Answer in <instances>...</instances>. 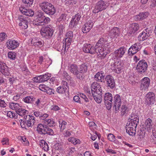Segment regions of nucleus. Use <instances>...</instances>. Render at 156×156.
I'll use <instances>...</instances> for the list:
<instances>
[{
    "mask_svg": "<svg viewBox=\"0 0 156 156\" xmlns=\"http://www.w3.org/2000/svg\"><path fill=\"white\" fill-rule=\"evenodd\" d=\"M42 10L46 14L53 15L55 14L56 10L54 6L48 2H43L40 4Z\"/></svg>",
    "mask_w": 156,
    "mask_h": 156,
    "instance_id": "f257e3e1",
    "label": "nucleus"
},
{
    "mask_svg": "<svg viewBox=\"0 0 156 156\" xmlns=\"http://www.w3.org/2000/svg\"><path fill=\"white\" fill-rule=\"evenodd\" d=\"M38 133L41 135L48 134L49 135H53L54 134L53 130L45 125L39 124L37 126V129Z\"/></svg>",
    "mask_w": 156,
    "mask_h": 156,
    "instance_id": "f03ea898",
    "label": "nucleus"
},
{
    "mask_svg": "<svg viewBox=\"0 0 156 156\" xmlns=\"http://www.w3.org/2000/svg\"><path fill=\"white\" fill-rule=\"evenodd\" d=\"M156 97L152 92H150L146 94L144 97L145 104L147 105H152L155 101Z\"/></svg>",
    "mask_w": 156,
    "mask_h": 156,
    "instance_id": "7ed1b4c3",
    "label": "nucleus"
},
{
    "mask_svg": "<svg viewBox=\"0 0 156 156\" xmlns=\"http://www.w3.org/2000/svg\"><path fill=\"white\" fill-rule=\"evenodd\" d=\"M18 19L20 21L19 26H21L23 29H27L28 27V23L30 21V17L25 16H19Z\"/></svg>",
    "mask_w": 156,
    "mask_h": 156,
    "instance_id": "20e7f679",
    "label": "nucleus"
},
{
    "mask_svg": "<svg viewBox=\"0 0 156 156\" xmlns=\"http://www.w3.org/2000/svg\"><path fill=\"white\" fill-rule=\"evenodd\" d=\"M107 5V3L103 0L98 1L96 4L95 8L92 12L96 13L106 9Z\"/></svg>",
    "mask_w": 156,
    "mask_h": 156,
    "instance_id": "39448f33",
    "label": "nucleus"
},
{
    "mask_svg": "<svg viewBox=\"0 0 156 156\" xmlns=\"http://www.w3.org/2000/svg\"><path fill=\"white\" fill-rule=\"evenodd\" d=\"M112 98L111 93L108 92L105 94L104 98L105 104L108 110H110L112 107Z\"/></svg>",
    "mask_w": 156,
    "mask_h": 156,
    "instance_id": "423d86ee",
    "label": "nucleus"
},
{
    "mask_svg": "<svg viewBox=\"0 0 156 156\" xmlns=\"http://www.w3.org/2000/svg\"><path fill=\"white\" fill-rule=\"evenodd\" d=\"M53 29L49 27H43L40 31L42 36L46 38L51 37L53 34Z\"/></svg>",
    "mask_w": 156,
    "mask_h": 156,
    "instance_id": "0eeeda50",
    "label": "nucleus"
},
{
    "mask_svg": "<svg viewBox=\"0 0 156 156\" xmlns=\"http://www.w3.org/2000/svg\"><path fill=\"white\" fill-rule=\"evenodd\" d=\"M147 65L146 61L144 59L140 60L138 63L136 69L138 72L142 74L144 73L147 70Z\"/></svg>",
    "mask_w": 156,
    "mask_h": 156,
    "instance_id": "6e6552de",
    "label": "nucleus"
},
{
    "mask_svg": "<svg viewBox=\"0 0 156 156\" xmlns=\"http://www.w3.org/2000/svg\"><path fill=\"white\" fill-rule=\"evenodd\" d=\"M62 86L58 87L56 90L57 92L59 94L67 93L69 91V86L66 82L62 81Z\"/></svg>",
    "mask_w": 156,
    "mask_h": 156,
    "instance_id": "1a4fd4ad",
    "label": "nucleus"
},
{
    "mask_svg": "<svg viewBox=\"0 0 156 156\" xmlns=\"http://www.w3.org/2000/svg\"><path fill=\"white\" fill-rule=\"evenodd\" d=\"M81 17L80 14V13H77L75 15L74 17H73L69 25L70 29L73 30L75 28L80 20Z\"/></svg>",
    "mask_w": 156,
    "mask_h": 156,
    "instance_id": "9d476101",
    "label": "nucleus"
},
{
    "mask_svg": "<svg viewBox=\"0 0 156 156\" xmlns=\"http://www.w3.org/2000/svg\"><path fill=\"white\" fill-rule=\"evenodd\" d=\"M141 46L140 44L137 42L131 46L128 50V53H131L132 55L135 54L141 49Z\"/></svg>",
    "mask_w": 156,
    "mask_h": 156,
    "instance_id": "9b49d317",
    "label": "nucleus"
},
{
    "mask_svg": "<svg viewBox=\"0 0 156 156\" xmlns=\"http://www.w3.org/2000/svg\"><path fill=\"white\" fill-rule=\"evenodd\" d=\"M105 79L108 87L111 89H113L115 87V83L113 77L110 75H108L105 78Z\"/></svg>",
    "mask_w": 156,
    "mask_h": 156,
    "instance_id": "f8f14e48",
    "label": "nucleus"
},
{
    "mask_svg": "<svg viewBox=\"0 0 156 156\" xmlns=\"http://www.w3.org/2000/svg\"><path fill=\"white\" fill-rule=\"evenodd\" d=\"M123 66L122 62L120 61H117L112 65L113 70L117 73H119L122 72V69Z\"/></svg>",
    "mask_w": 156,
    "mask_h": 156,
    "instance_id": "ddd939ff",
    "label": "nucleus"
},
{
    "mask_svg": "<svg viewBox=\"0 0 156 156\" xmlns=\"http://www.w3.org/2000/svg\"><path fill=\"white\" fill-rule=\"evenodd\" d=\"M10 68H9L6 64L2 62H0V72L5 76H8L9 74Z\"/></svg>",
    "mask_w": 156,
    "mask_h": 156,
    "instance_id": "4468645a",
    "label": "nucleus"
},
{
    "mask_svg": "<svg viewBox=\"0 0 156 156\" xmlns=\"http://www.w3.org/2000/svg\"><path fill=\"white\" fill-rule=\"evenodd\" d=\"M114 98L115 101L113 108L116 112H118L121 105V100L120 96L119 95L117 94L115 95Z\"/></svg>",
    "mask_w": 156,
    "mask_h": 156,
    "instance_id": "2eb2a0df",
    "label": "nucleus"
},
{
    "mask_svg": "<svg viewBox=\"0 0 156 156\" xmlns=\"http://www.w3.org/2000/svg\"><path fill=\"white\" fill-rule=\"evenodd\" d=\"M94 24V22L91 20H89L83 26L82 30L84 33H86L91 29Z\"/></svg>",
    "mask_w": 156,
    "mask_h": 156,
    "instance_id": "dca6fc26",
    "label": "nucleus"
},
{
    "mask_svg": "<svg viewBox=\"0 0 156 156\" xmlns=\"http://www.w3.org/2000/svg\"><path fill=\"white\" fill-rule=\"evenodd\" d=\"M87 71V66L85 63L83 64L80 66L79 69V76L80 80H82L84 78V74Z\"/></svg>",
    "mask_w": 156,
    "mask_h": 156,
    "instance_id": "f3484780",
    "label": "nucleus"
},
{
    "mask_svg": "<svg viewBox=\"0 0 156 156\" xmlns=\"http://www.w3.org/2000/svg\"><path fill=\"white\" fill-rule=\"evenodd\" d=\"M150 79L147 77H145L143 79L140 85V89L145 90L147 89L150 85Z\"/></svg>",
    "mask_w": 156,
    "mask_h": 156,
    "instance_id": "a211bd4d",
    "label": "nucleus"
},
{
    "mask_svg": "<svg viewBox=\"0 0 156 156\" xmlns=\"http://www.w3.org/2000/svg\"><path fill=\"white\" fill-rule=\"evenodd\" d=\"M8 48L13 50L16 48L19 45V43L15 40H9L6 43Z\"/></svg>",
    "mask_w": 156,
    "mask_h": 156,
    "instance_id": "6ab92c4d",
    "label": "nucleus"
},
{
    "mask_svg": "<svg viewBox=\"0 0 156 156\" xmlns=\"http://www.w3.org/2000/svg\"><path fill=\"white\" fill-rule=\"evenodd\" d=\"M69 69L70 72L76 76L77 78L79 79V72L77 65L75 64L69 65Z\"/></svg>",
    "mask_w": 156,
    "mask_h": 156,
    "instance_id": "aec40b11",
    "label": "nucleus"
},
{
    "mask_svg": "<svg viewBox=\"0 0 156 156\" xmlns=\"http://www.w3.org/2000/svg\"><path fill=\"white\" fill-rule=\"evenodd\" d=\"M39 87L40 90L46 92L48 94H55V91L53 89L50 88L44 84L40 85Z\"/></svg>",
    "mask_w": 156,
    "mask_h": 156,
    "instance_id": "412c9836",
    "label": "nucleus"
},
{
    "mask_svg": "<svg viewBox=\"0 0 156 156\" xmlns=\"http://www.w3.org/2000/svg\"><path fill=\"white\" fill-rule=\"evenodd\" d=\"M94 47L90 44H85L83 48V51L86 53H90L91 54H94Z\"/></svg>",
    "mask_w": 156,
    "mask_h": 156,
    "instance_id": "4be33fe9",
    "label": "nucleus"
},
{
    "mask_svg": "<svg viewBox=\"0 0 156 156\" xmlns=\"http://www.w3.org/2000/svg\"><path fill=\"white\" fill-rule=\"evenodd\" d=\"M24 118L27 120V127H32L34 125L35 122L34 117L32 115H28L26 116V118L24 116Z\"/></svg>",
    "mask_w": 156,
    "mask_h": 156,
    "instance_id": "5701e85b",
    "label": "nucleus"
},
{
    "mask_svg": "<svg viewBox=\"0 0 156 156\" xmlns=\"http://www.w3.org/2000/svg\"><path fill=\"white\" fill-rule=\"evenodd\" d=\"M149 15V13L147 12H140L138 15L134 16V19L136 21L142 20L147 18Z\"/></svg>",
    "mask_w": 156,
    "mask_h": 156,
    "instance_id": "b1692460",
    "label": "nucleus"
},
{
    "mask_svg": "<svg viewBox=\"0 0 156 156\" xmlns=\"http://www.w3.org/2000/svg\"><path fill=\"white\" fill-rule=\"evenodd\" d=\"M126 49L124 47H121L115 51L114 54L115 56L118 58H121L125 53Z\"/></svg>",
    "mask_w": 156,
    "mask_h": 156,
    "instance_id": "393cba45",
    "label": "nucleus"
},
{
    "mask_svg": "<svg viewBox=\"0 0 156 156\" xmlns=\"http://www.w3.org/2000/svg\"><path fill=\"white\" fill-rule=\"evenodd\" d=\"M104 73L102 71L98 72L94 76L95 80L98 82H104Z\"/></svg>",
    "mask_w": 156,
    "mask_h": 156,
    "instance_id": "a878e982",
    "label": "nucleus"
},
{
    "mask_svg": "<svg viewBox=\"0 0 156 156\" xmlns=\"http://www.w3.org/2000/svg\"><path fill=\"white\" fill-rule=\"evenodd\" d=\"M140 27L138 24L137 23H133L130 25L129 29L130 34H134L139 29Z\"/></svg>",
    "mask_w": 156,
    "mask_h": 156,
    "instance_id": "bb28decb",
    "label": "nucleus"
},
{
    "mask_svg": "<svg viewBox=\"0 0 156 156\" xmlns=\"http://www.w3.org/2000/svg\"><path fill=\"white\" fill-rule=\"evenodd\" d=\"M110 34L112 36L117 37L120 34L119 28L117 27L113 28L111 30Z\"/></svg>",
    "mask_w": 156,
    "mask_h": 156,
    "instance_id": "cd10ccee",
    "label": "nucleus"
},
{
    "mask_svg": "<svg viewBox=\"0 0 156 156\" xmlns=\"http://www.w3.org/2000/svg\"><path fill=\"white\" fill-rule=\"evenodd\" d=\"M9 107L12 109L15 110L16 112V111H18L19 109H20L21 106L17 103L11 102L9 103Z\"/></svg>",
    "mask_w": 156,
    "mask_h": 156,
    "instance_id": "c85d7f7f",
    "label": "nucleus"
},
{
    "mask_svg": "<svg viewBox=\"0 0 156 156\" xmlns=\"http://www.w3.org/2000/svg\"><path fill=\"white\" fill-rule=\"evenodd\" d=\"M136 127L134 126L133 127H128L126 128V131L130 135H134L136 133Z\"/></svg>",
    "mask_w": 156,
    "mask_h": 156,
    "instance_id": "c756f323",
    "label": "nucleus"
},
{
    "mask_svg": "<svg viewBox=\"0 0 156 156\" xmlns=\"http://www.w3.org/2000/svg\"><path fill=\"white\" fill-rule=\"evenodd\" d=\"M100 85H99L97 82H94L91 84V89L92 94H94V92L96 91L98 88H100Z\"/></svg>",
    "mask_w": 156,
    "mask_h": 156,
    "instance_id": "7c9ffc66",
    "label": "nucleus"
},
{
    "mask_svg": "<svg viewBox=\"0 0 156 156\" xmlns=\"http://www.w3.org/2000/svg\"><path fill=\"white\" fill-rule=\"evenodd\" d=\"M107 42V41L104 38H100L96 43V46L98 47H102L105 45V44Z\"/></svg>",
    "mask_w": 156,
    "mask_h": 156,
    "instance_id": "2f4dec72",
    "label": "nucleus"
},
{
    "mask_svg": "<svg viewBox=\"0 0 156 156\" xmlns=\"http://www.w3.org/2000/svg\"><path fill=\"white\" fill-rule=\"evenodd\" d=\"M149 36H147V33H145L143 31L140 33L138 36V38L139 40L140 41H143L147 39Z\"/></svg>",
    "mask_w": 156,
    "mask_h": 156,
    "instance_id": "473e14b6",
    "label": "nucleus"
},
{
    "mask_svg": "<svg viewBox=\"0 0 156 156\" xmlns=\"http://www.w3.org/2000/svg\"><path fill=\"white\" fill-rule=\"evenodd\" d=\"M35 98L32 97L27 96L23 99V101L27 103H32L35 100Z\"/></svg>",
    "mask_w": 156,
    "mask_h": 156,
    "instance_id": "72a5a7b5",
    "label": "nucleus"
},
{
    "mask_svg": "<svg viewBox=\"0 0 156 156\" xmlns=\"http://www.w3.org/2000/svg\"><path fill=\"white\" fill-rule=\"evenodd\" d=\"M92 94L94 100L97 103L100 104L101 103L102 100L101 95H95L94 94Z\"/></svg>",
    "mask_w": 156,
    "mask_h": 156,
    "instance_id": "f704fd0d",
    "label": "nucleus"
},
{
    "mask_svg": "<svg viewBox=\"0 0 156 156\" xmlns=\"http://www.w3.org/2000/svg\"><path fill=\"white\" fill-rule=\"evenodd\" d=\"M40 144L43 147V148L45 151L49 150V147L48 144L44 140H41L40 142Z\"/></svg>",
    "mask_w": 156,
    "mask_h": 156,
    "instance_id": "c9c22d12",
    "label": "nucleus"
},
{
    "mask_svg": "<svg viewBox=\"0 0 156 156\" xmlns=\"http://www.w3.org/2000/svg\"><path fill=\"white\" fill-rule=\"evenodd\" d=\"M20 124L21 127L23 128H24L27 129V120L24 118V119H20L19 120Z\"/></svg>",
    "mask_w": 156,
    "mask_h": 156,
    "instance_id": "e433bc0d",
    "label": "nucleus"
},
{
    "mask_svg": "<svg viewBox=\"0 0 156 156\" xmlns=\"http://www.w3.org/2000/svg\"><path fill=\"white\" fill-rule=\"evenodd\" d=\"M62 1L64 2L66 6L73 5L76 2V0H62Z\"/></svg>",
    "mask_w": 156,
    "mask_h": 156,
    "instance_id": "4c0bfd02",
    "label": "nucleus"
},
{
    "mask_svg": "<svg viewBox=\"0 0 156 156\" xmlns=\"http://www.w3.org/2000/svg\"><path fill=\"white\" fill-rule=\"evenodd\" d=\"M145 124L146 127L149 129H150L152 128L153 123L151 119H148L146 121Z\"/></svg>",
    "mask_w": 156,
    "mask_h": 156,
    "instance_id": "58836bf2",
    "label": "nucleus"
},
{
    "mask_svg": "<svg viewBox=\"0 0 156 156\" xmlns=\"http://www.w3.org/2000/svg\"><path fill=\"white\" fill-rule=\"evenodd\" d=\"M27 111L24 109H23L21 107L19 109L18 111H16V113L20 116H23L25 115Z\"/></svg>",
    "mask_w": 156,
    "mask_h": 156,
    "instance_id": "ea45409f",
    "label": "nucleus"
},
{
    "mask_svg": "<svg viewBox=\"0 0 156 156\" xmlns=\"http://www.w3.org/2000/svg\"><path fill=\"white\" fill-rule=\"evenodd\" d=\"M94 54L95 52L97 53H99L100 54L101 53V52H103L105 50L104 48L102 47H98L96 45L94 47Z\"/></svg>",
    "mask_w": 156,
    "mask_h": 156,
    "instance_id": "a19ab883",
    "label": "nucleus"
},
{
    "mask_svg": "<svg viewBox=\"0 0 156 156\" xmlns=\"http://www.w3.org/2000/svg\"><path fill=\"white\" fill-rule=\"evenodd\" d=\"M38 19L37 20L40 24V25L42 26L44 25V22L43 21V18L42 15V13H40L38 15Z\"/></svg>",
    "mask_w": 156,
    "mask_h": 156,
    "instance_id": "79ce46f5",
    "label": "nucleus"
},
{
    "mask_svg": "<svg viewBox=\"0 0 156 156\" xmlns=\"http://www.w3.org/2000/svg\"><path fill=\"white\" fill-rule=\"evenodd\" d=\"M44 122L47 125H48L50 126H55V122L52 119L45 120L44 121Z\"/></svg>",
    "mask_w": 156,
    "mask_h": 156,
    "instance_id": "37998d69",
    "label": "nucleus"
},
{
    "mask_svg": "<svg viewBox=\"0 0 156 156\" xmlns=\"http://www.w3.org/2000/svg\"><path fill=\"white\" fill-rule=\"evenodd\" d=\"M131 120H132L131 122H130V124H134V126H136L139 123V118L137 117H136L135 118L131 119Z\"/></svg>",
    "mask_w": 156,
    "mask_h": 156,
    "instance_id": "c03bdc74",
    "label": "nucleus"
},
{
    "mask_svg": "<svg viewBox=\"0 0 156 156\" xmlns=\"http://www.w3.org/2000/svg\"><path fill=\"white\" fill-rule=\"evenodd\" d=\"M68 141L71 142L74 145H76L80 143V140L79 139H76L73 137L68 139Z\"/></svg>",
    "mask_w": 156,
    "mask_h": 156,
    "instance_id": "a18cd8bd",
    "label": "nucleus"
},
{
    "mask_svg": "<svg viewBox=\"0 0 156 156\" xmlns=\"http://www.w3.org/2000/svg\"><path fill=\"white\" fill-rule=\"evenodd\" d=\"M72 39H71L70 38L66 37L65 41L64 42V43H65V51H66V47H68L70 45Z\"/></svg>",
    "mask_w": 156,
    "mask_h": 156,
    "instance_id": "49530a36",
    "label": "nucleus"
},
{
    "mask_svg": "<svg viewBox=\"0 0 156 156\" xmlns=\"http://www.w3.org/2000/svg\"><path fill=\"white\" fill-rule=\"evenodd\" d=\"M23 2L27 6H31L34 2V0H22Z\"/></svg>",
    "mask_w": 156,
    "mask_h": 156,
    "instance_id": "de8ad7c7",
    "label": "nucleus"
},
{
    "mask_svg": "<svg viewBox=\"0 0 156 156\" xmlns=\"http://www.w3.org/2000/svg\"><path fill=\"white\" fill-rule=\"evenodd\" d=\"M144 131V130H142L141 129L139 130L137 133L138 136H140V139H143L145 136Z\"/></svg>",
    "mask_w": 156,
    "mask_h": 156,
    "instance_id": "09e8293b",
    "label": "nucleus"
},
{
    "mask_svg": "<svg viewBox=\"0 0 156 156\" xmlns=\"http://www.w3.org/2000/svg\"><path fill=\"white\" fill-rule=\"evenodd\" d=\"M25 16H32L34 14V12L33 11L30 9H27V11L25 13Z\"/></svg>",
    "mask_w": 156,
    "mask_h": 156,
    "instance_id": "8fccbe9b",
    "label": "nucleus"
},
{
    "mask_svg": "<svg viewBox=\"0 0 156 156\" xmlns=\"http://www.w3.org/2000/svg\"><path fill=\"white\" fill-rule=\"evenodd\" d=\"M48 74L49 75L48 73L47 74H45L44 75H41L42 82L46 81L50 79V76L48 75Z\"/></svg>",
    "mask_w": 156,
    "mask_h": 156,
    "instance_id": "3c124183",
    "label": "nucleus"
},
{
    "mask_svg": "<svg viewBox=\"0 0 156 156\" xmlns=\"http://www.w3.org/2000/svg\"><path fill=\"white\" fill-rule=\"evenodd\" d=\"M16 53L14 52H10L8 54V58L13 60H14L16 58Z\"/></svg>",
    "mask_w": 156,
    "mask_h": 156,
    "instance_id": "603ef678",
    "label": "nucleus"
},
{
    "mask_svg": "<svg viewBox=\"0 0 156 156\" xmlns=\"http://www.w3.org/2000/svg\"><path fill=\"white\" fill-rule=\"evenodd\" d=\"M127 107L125 105H122L121 107V115H123L126 112L128 111Z\"/></svg>",
    "mask_w": 156,
    "mask_h": 156,
    "instance_id": "864d4df0",
    "label": "nucleus"
},
{
    "mask_svg": "<svg viewBox=\"0 0 156 156\" xmlns=\"http://www.w3.org/2000/svg\"><path fill=\"white\" fill-rule=\"evenodd\" d=\"M17 115L15 114V113H12L11 111H9L7 112V115L8 117L9 118H16L17 117Z\"/></svg>",
    "mask_w": 156,
    "mask_h": 156,
    "instance_id": "5fc2aeb1",
    "label": "nucleus"
},
{
    "mask_svg": "<svg viewBox=\"0 0 156 156\" xmlns=\"http://www.w3.org/2000/svg\"><path fill=\"white\" fill-rule=\"evenodd\" d=\"M66 37L70 38L73 39V32L71 31H69L67 32L66 34Z\"/></svg>",
    "mask_w": 156,
    "mask_h": 156,
    "instance_id": "6e6d98bb",
    "label": "nucleus"
},
{
    "mask_svg": "<svg viewBox=\"0 0 156 156\" xmlns=\"http://www.w3.org/2000/svg\"><path fill=\"white\" fill-rule=\"evenodd\" d=\"M60 122V121H59V127L60 128L61 130L62 131L65 129V125L67 123L64 121H62L61 124Z\"/></svg>",
    "mask_w": 156,
    "mask_h": 156,
    "instance_id": "4d7b16f0",
    "label": "nucleus"
},
{
    "mask_svg": "<svg viewBox=\"0 0 156 156\" xmlns=\"http://www.w3.org/2000/svg\"><path fill=\"white\" fill-rule=\"evenodd\" d=\"M41 76H38L37 77H36L34 78H33V80L36 83H40V82H42V81L41 78Z\"/></svg>",
    "mask_w": 156,
    "mask_h": 156,
    "instance_id": "13d9d810",
    "label": "nucleus"
},
{
    "mask_svg": "<svg viewBox=\"0 0 156 156\" xmlns=\"http://www.w3.org/2000/svg\"><path fill=\"white\" fill-rule=\"evenodd\" d=\"M43 41H39L37 42H34V46L37 47H41L43 45Z\"/></svg>",
    "mask_w": 156,
    "mask_h": 156,
    "instance_id": "bf43d9fd",
    "label": "nucleus"
},
{
    "mask_svg": "<svg viewBox=\"0 0 156 156\" xmlns=\"http://www.w3.org/2000/svg\"><path fill=\"white\" fill-rule=\"evenodd\" d=\"M108 52H106L104 50L103 52H101V53H100V57H101V59L104 58L105 57L107 53L109 52H110V50L108 49Z\"/></svg>",
    "mask_w": 156,
    "mask_h": 156,
    "instance_id": "052dcab7",
    "label": "nucleus"
},
{
    "mask_svg": "<svg viewBox=\"0 0 156 156\" xmlns=\"http://www.w3.org/2000/svg\"><path fill=\"white\" fill-rule=\"evenodd\" d=\"M108 139L111 141H114L115 140V137L114 135L112 133L109 134L108 136Z\"/></svg>",
    "mask_w": 156,
    "mask_h": 156,
    "instance_id": "680f3d73",
    "label": "nucleus"
},
{
    "mask_svg": "<svg viewBox=\"0 0 156 156\" xmlns=\"http://www.w3.org/2000/svg\"><path fill=\"white\" fill-rule=\"evenodd\" d=\"M42 18H43L44 24V23H48L50 21V19L48 17H46L43 14V13H42Z\"/></svg>",
    "mask_w": 156,
    "mask_h": 156,
    "instance_id": "e2e57ef3",
    "label": "nucleus"
},
{
    "mask_svg": "<svg viewBox=\"0 0 156 156\" xmlns=\"http://www.w3.org/2000/svg\"><path fill=\"white\" fill-rule=\"evenodd\" d=\"M9 139L8 138H4L2 139L1 142L2 143L3 145H9Z\"/></svg>",
    "mask_w": 156,
    "mask_h": 156,
    "instance_id": "0e129e2a",
    "label": "nucleus"
},
{
    "mask_svg": "<svg viewBox=\"0 0 156 156\" xmlns=\"http://www.w3.org/2000/svg\"><path fill=\"white\" fill-rule=\"evenodd\" d=\"M96 91L94 92L95 95L98 94L99 95H101L102 94V90L101 87L100 86V88H98Z\"/></svg>",
    "mask_w": 156,
    "mask_h": 156,
    "instance_id": "69168bd1",
    "label": "nucleus"
},
{
    "mask_svg": "<svg viewBox=\"0 0 156 156\" xmlns=\"http://www.w3.org/2000/svg\"><path fill=\"white\" fill-rule=\"evenodd\" d=\"M145 33H147V36H150L152 32V30L149 28H147L143 30Z\"/></svg>",
    "mask_w": 156,
    "mask_h": 156,
    "instance_id": "338daca9",
    "label": "nucleus"
},
{
    "mask_svg": "<svg viewBox=\"0 0 156 156\" xmlns=\"http://www.w3.org/2000/svg\"><path fill=\"white\" fill-rule=\"evenodd\" d=\"M58 28L59 30V34H62L63 33V30L64 29V26L62 24H60L58 26Z\"/></svg>",
    "mask_w": 156,
    "mask_h": 156,
    "instance_id": "774afa93",
    "label": "nucleus"
}]
</instances>
